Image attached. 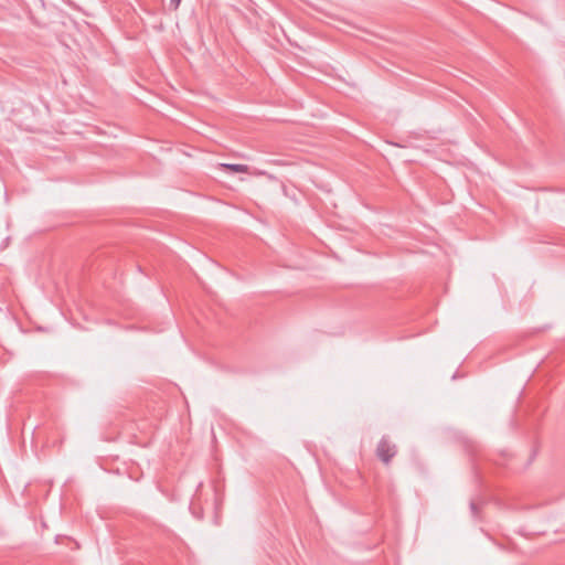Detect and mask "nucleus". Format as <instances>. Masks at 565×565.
<instances>
[{"instance_id":"obj_1","label":"nucleus","mask_w":565,"mask_h":565,"mask_svg":"<svg viewBox=\"0 0 565 565\" xmlns=\"http://www.w3.org/2000/svg\"><path fill=\"white\" fill-rule=\"evenodd\" d=\"M396 454V445L391 443L387 437H382L376 447V456L385 465H388Z\"/></svg>"},{"instance_id":"obj_2","label":"nucleus","mask_w":565,"mask_h":565,"mask_svg":"<svg viewBox=\"0 0 565 565\" xmlns=\"http://www.w3.org/2000/svg\"><path fill=\"white\" fill-rule=\"evenodd\" d=\"M222 167L226 170L237 173L247 172L248 170V167L246 164L223 163Z\"/></svg>"},{"instance_id":"obj_3","label":"nucleus","mask_w":565,"mask_h":565,"mask_svg":"<svg viewBox=\"0 0 565 565\" xmlns=\"http://www.w3.org/2000/svg\"><path fill=\"white\" fill-rule=\"evenodd\" d=\"M470 511H471L472 516H473L475 519H478V518H479V515H478V507H477V503H476L475 501H471V502H470Z\"/></svg>"},{"instance_id":"obj_4","label":"nucleus","mask_w":565,"mask_h":565,"mask_svg":"<svg viewBox=\"0 0 565 565\" xmlns=\"http://www.w3.org/2000/svg\"><path fill=\"white\" fill-rule=\"evenodd\" d=\"M181 0H170V4L177 9L180 6Z\"/></svg>"}]
</instances>
